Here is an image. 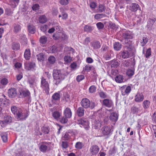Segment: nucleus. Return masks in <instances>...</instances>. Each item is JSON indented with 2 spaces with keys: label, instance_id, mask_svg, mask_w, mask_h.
<instances>
[{
  "label": "nucleus",
  "instance_id": "obj_63",
  "mask_svg": "<svg viewBox=\"0 0 156 156\" xmlns=\"http://www.w3.org/2000/svg\"><path fill=\"white\" fill-rule=\"evenodd\" d=\"M67 118L65 117H62L60 120V122L62 123H66L68 121Z\"/></svg>",
  "mask_w": 156,
  "mask_h": 156
},
{
  "label": "nucleus",
  "instance_id": "obj_23",
  "mask_svg": "<svg viewBox=\"0 0 156 156\" xmlns=\"http://www.w3.org/2000/svg\"><path fill=\"white\" fill-rule=\"evenodd\" d=\"M83 107H79L77 110L76 114L79 117L83 116L84 114L85 110Z\"/></svg>",
  "mask_w": 156,
  "mask_h": 156
},
{
  "label": "nucleus",
  "instance_id": "obj_4",
  "mask_svg": "<svg viewBox=\"0 0 156 156\" xmlns=\"http://www.w3.org/2000/svg\"><path fill=\"white\" fill-rule=\"evenodd\" d=\"M80 104L83 107L86 109L88 108H90L91 109H93L95 106V103L90 102V101L87 98L82 99Z\"/></svg>",
  "mask_w": 156,
  "mask_h": 156
},
{
  "label": "nucleus",
  "instance_id": "obj_19",
  "mask_svg": "<svg viewBox=\"0 0 156 156\" xmlns=\"http://www.w3.org/2000/svg\"><path fill=\"white\" fill-rule=\"evenodd\" d=\"M20 40L23 44L26 45L27 44V39L25 35L23 34H20Z\"/></svg>",
  "mask_w": 156,
  "mask_h": 156
},
{
  "label": "nucleus",
  "instance_id": "obj_16",
  "mask_svg": "<svg viewBox=\"0 0 156 156\" xmlns=\"http://www.w3.org/2000/svg\"><path fill=\"white\" fill-rule=\"evenodd\" d=\"M48 143L46 142H42L41 143L40 147L39 149L40 151L43 152L45 153L46 152L47 149V146Z\"/></svg>",
  "mask_w": 156,
  "mask_h": 156
},
{
  "label": "nucleus",
  "instance_id": "obj_52",
  "mask_svg": "<svg viewBox=\"0 0 156 156\" xmlns=\"http://www.w3.org/2000/svg\"><path fill=\"white\" fill-rule=\"evenodd\" d=\"M105 8L104 5L101 4H100L98 6V10L99 12H102L105 11Z\"/></svg>",
  "mask_w": 156,
  "mask_h": 156
},
{
  "label": "nucleus",
  "instance_id": "obj_38",
  "mask_svg": "<svg viewBox=\"0 0 156 156\" xmlns=\"http://www.w3.org/2000/svg\"><path fill=\"white\" fill-rule=\"evenodd\" d=\"M39 20L40 23H44L47 21V19L44 15H42L40 16Z\"/></svg>",
  "mask_w": 156,
  "mask_h": 156
},
{
  "label": "nucleus",
  "instance_id": "obj_22",
  "mask_svg": "<svg viewBox=\"0 0 156 156\" xmlns=\"http://www.w3.org/2000/svg\"><path fill=\"white\" fill-rule=\"evenodd\" d=\"M118 114L115 112H113L111 113L109 118L112 121L116 122L118 120Z\"/></svg>",
  "mask_w": 156,
  "mask_h": 156
},
{
  "label": "nucleus",
  "instance_id": "obj_42",
  "mask_svg": "<svg viewBox=\"0 0 156 156\" xmlns=\"http://www.w3.org/2000/svg\"><path fill=\"white\" fill-rule=\"evenodd\" d=\"M6 124H9L11 123L12 121V118L10 115L6 116L4 118V120Z\"/></svg>",
  "mask_w": 156,
  "mask_h": 156
},
{
  "label": "nucleus",
  "instance_id": "obj_54",
  "mask_svg": "<svg viewBox=\"0 0 156 156\" xmlns=\"http://www.w3.org/2000/svg\"><path fill=\"white\" fill-rule=\"evenodd\" d=\"M100 97L102 98H105L107 97V94L103 91H100L99 93Z\"/></svg>",
  "mask_w": 156,
  "mask_h": 156
},
{
  "label": "nucleus",
  "instance_id": "obj_41",
  "mask_svg": "<svg viewBox=\"0 0 156 156\" xmlns=\"http://www.w3.org/2000/svg\"><path fill=\"white\" fill-rule=\"evenodd\" d=\"M101 120L99 119L95 120L94 123L95 129H98L101 126Z\"/></svg>",
  "mask_w": 156,
  "mask_h": 156
},
{
  "label": "nucleus",
  "instance_id": "obj_5",
  "mask_svg": "<svg viewBox=\"0 0 156 156\" xmlns=\"http://www.w3.org/2000/svg\"><path fill=\"white\" fill-rule=\"evenodd\" d=\"M122 57L126 59L128 58L129 56H133L134 55L133 49L131 47H128L127 50L121 52Z\"/></svg>",
  "mask_w": 156,
  "mask_h": 156
},
{
  "label": "nucleus",
  "instance_id": "obj_24",
  "mask_svg": "<svg viewBox=\"0 0 156 156\" xmlns=\"http://www.w3.org/2000/svg\"><path fill=\"white\" fill-rule=\"evenodd\" d=\"M20 95L22 97H29L30 95V93L28 90H22L20 92Z\"/></svg>",
  "mask_w": 156,
  "mask_h": 156
},
{
  "label": "nucleus",
  "instance_id": "obj_26",
  "mask_svg": "<svg viewBox=\"0 0 156 156\" xmlns=\"http://www.w3.org/2000/svg\"><path fill=\"white\" fill-rule=\"evenodd\" d=\"M20 0H9V4L12 8H15L18 4Z\"/></svg>",
  "mask_w": 156,
  "mask_h": 156
},
{
  "label": "nucleus",
  "instance_id": "obj_9",
  "mask_svg": "<svg viewBox=\"0 0 156 156\" xmlns=\"http://www.w3.org/2000/svg\"><path fill=\"white\" fill-rule=\"evenodd\" d=\"M41 87L44 90L46 94L49 93V84L43 77H42L41 81Z\"/></svg>",
  "mask_w": 156,
  "mask_h": 156
},
{
  "label": "nucleus",
  "instance_id": "obj_56",
  "mask_svg": "<svg viewBox=\"0 0 156 156\" xmlns=\"http://www.w3.org/2000/svg\"><path fill=\"white\" fill-rule=\"evenodd\" d=\"M111 64L112 67H117L118 66V64H119V63L117 60H113L111 61Z\"/></svg>",
  "mask_w": 156,
  "mask_h": 156
},
{
  "label": "nucleus",
  "instance_id": "obj_8",
  "mask_svg": "<svg viewBox=\"0 0 156 156\" xmlns=\"http://www.w3.org/2000/svg\"><path fill=\"white\" fill-rule=\"evenodd\" d=\"M102 136H106L107 138L109 137L112 134V130L110 127L105 126L101 129Z\"/></svg>",
  "mask_w": 156,
  "mask_h": 156
},
{
  "label": "nucleus",
  "instance_id": "obj_12",
  "mask_svg": "<svg viewBox=\"0 0 156 156\" xmlns=\"http://www.w3.org/2000/svg\"><path fill=\"white\" fill-rule=\"evenodd\" d=\"M9 96L11 98H13L17 95V91L15 88H11L9 89L8 91Z\"/></svg>",
  "mask_w": 156,
  "mask_h": 156
},
{
  "label": "nucleus",
  "instance_id": "obj_14",
  "mask_svg": "<svg viewBox=\"0 0 156 156\" xmlns=\"http://www.w3.org/2000/svg\"><path fill=\"white\" fill-rule=\"evenodd\" d=\"M144 99V96L142 93H138L135 96V101L137 102L142 101Z\"/></svg>",
  "mask_w": 156,
  "mask_h": 156
},
{
  "label": "nucleus",
  "instance_id": "obj_48",
  "mask_svg": "<svg viewBox=\"0 0 156 156\" xmlns=\"http://www.w3.org/2000/svg\"><path fill=\"white\" fill-rule=\"evenodd\" d=\"M65 63L68 64L70 63L72 61V58L69 56H65L64 58Z\"/></svg>",
  "mask_w": 156,
  "mask_h": 156
},
{
  "label": "nucleus",
  "instance_id": "obj_28",
  "mask_svg": "<svg viewBox=\"0 0 156 156\" xmlns=\"http://www.w3.org/2000/svg\"><path fill=\"white\" fill-rule=\"evenodd\" d=\"M113 52L111 50L108 51V52L106 53L104 55V57L106 60H109L110 59L113 55Z\"/></svg>",
  "mask_w": 156,
  "mask_h": 156
},
{
  "label": "nucleus",
  "instance_id": "obj_21",
  "mask_svg": "<svg viewBox=\"0 0 156 156\" xmlns=\"http://www.w3.org/2000/svg\"><path fill=\"white\" fill-rule=\"evenodd\" d=\"M9 99L6 98H0V105L2 106H6L9 104Z\"/></svg>",
  "mask_w": 156,
  "mask_h": 156
},
{
  "label": "nucleus",
  "instance_id": "obj_51",
  "mask_svg": "<svg viewBox=\"0 0 156 156\" xmlns=\"http://www.w3.org/2000/svg\"><path fill=\"white\" fill-rule=\"evenodd\" d=\"M48 61L50 64H53L56 61V58L55 57L52 56H50L48 59Z\"/></svg>",
  "mask_w": 156,
  "mask_h": 156
},
{
  "label": "nucleus",
  "instance_id": "obj_31",
  "mask_svg": "<svg viewBox=\"0 0 156 156\" xmlns=\"http://www.w3.org/2000/svg\"><path fill=\"white\" fill-rule=\"evenodd\" d=\"M12 48L14 50H18L20 49V44L18 43L13 42L12 44Z\"/></svg>",
  "mask_w": 156,
  "mask_h": 156
},
{
  "label": "nucleus",
  "instance_id": "obj_60",
  "mask_svg": "<svg viewBox=\"0 0 156 156\" xmlns=\"http://www.w3.org/2000/svg\"><path fill=\"white\" fill-rule=\"evenodd\" d=\"M70 138V135L69 132H66L63 136V138L65 139V140H68Z\"/></svg>",
  "mask_w": 156,
  "mask_h": 156
},
{
  "label": "nucleus",
  "instance_id": "obj_35",
  "mask_svg": "<svg viewBox=\"0 0 156 156\" xmlns=\"http://www.w3.org/2000/svg\"><path fill=\"white\" fill-rule=\"evenodd\" d=\"M50 129L48 126H44L41 128L42 132L44 134H48L49 132Z\"/></svg>",
  "mask_w": 156,
  "mask_h": 156
},
{
  "label": "nucleus",
  "instance_id": "obj_45",
  "mask_svg": "<svg viewBox=\"0 0 156 156\" xmlns=\"http://www.w3.org/2000/svg\"><path fill=\"white\" fill-rule=\"evenodd\" d=\"M148 41V39L146 37H143L142 39L141 40L140 44L142 46H144Z\"/></svg>",
  "mask_w": 156,
  "mask_h": 156
},
{
  "label": "nucleus",
  "instance_id": "obj_10",
  "mask_svg": "<svg viewBox=\"0 0 156 156\" xmlns=\"http://www.w3.org/2000/svg\"><path fill=\"white\" fill-rule=\"evenodd\" d=\"M122 94L123 96L128 95L130 92L131 89L130 86L124 85L120 88Z\"/></svg>",
  "mask_w": 156,
  "mask_h": 156
},
{
  "label": "nucleus",
  "instance_id": "obj_36",
  "mask_svg": "<svg viewBox=\"0 0 156 156\" xmlns=\"http://www.w3.org/2000/svg\"><path fill=\"white\" fill-rule=\"evenodd\" d=\"M37 59L38 61H43L44 59V55L42 53H41L36 56Z\"/></svg>",
  "mask_w": 156,
  "mask_h": 156
},
{
  "label": "nucleus",
  "instance_id": "obj_6",
  "mask_svg": "<svg viewBox=\"0 0 156 156\" xmlns=\"http://www.w3.org/2000/svg\"><path fill=\"white\" fill-rule=\"evenodd\" d=\"M53 37L55 40L60 39L61 41H66L68 39V37L66 34L61 32L56 33L53 34Z\"/></svg>",
  "mask_w": 156,
  "mask_h": 156
},
{
  "label": "nucleus",
  "instance_id": "obj_29",
  "mask_svg": "<svg viewBox=\"0 0 156 156\" xmlns=\"http://www.w3.org/2000/svg\"><path fill=\"white\" fill-rule=\"evenodd\" d=\"M156 20V19L155 18L153 19H149L147 22V27L149 28L152 27Z\"/></svg>",
  "mask_w": 156,
  "mask_h": 156
},
{
  "label": "nucleus",
  "instance_id": "obj_62",
  "mask_svg": "<svg viewBox=\"0 0 156 156\" xmlns=\"http://www.w3.org/2000/svg\"><path fill=\"white\" fill-rule=\"evenodd\" d=\"M48 27V26L46 25H44L41 26L40 27V29L42 31L45 32L46 31Z\"/></svg>",
  "mask_w": 156,
  "mask_h": 156
},
{
  "label": "nucleus",
  "instance_id": "obj_25",
  "mask_svg": "<svg viewBox=\"0 0 156 156\" xmlns=\"http://www.w3.org/2000/svg\"><path fill=\"white\" fill-rule=\"evenodd\" d=\"M64 114L65 116L68 118H70L72 116V112L70 108H66L64 111Z\"/></svg>",
  "mask_w": 156,
  "mask_h": 156
},
{
  "label": "nucleus",
  "instance_id": "obj_11",
  "mask_svg": "<svg viewBox=\"0 0 156 156\" xmlns=\"http://www.w3.org/2000/svg\"><path fill=\"white\" fill-rule=\"evenodd\" d=\"M99 150V147L97 145L92 146L90 149V153L92 155H96L98 153Z\"/></svg>",
  "mask_w": 156,
  "mask_h": 156
},
{
  "label": "nucleus",
  "instance_id": "obj_46",
  "mask_svg": "<svg viewBox=\"0 0 156 156\" xmlns=\"http://www.w3.org/2000/svg\"><path fill=\"white\" fill-rule=\"evenodd\" d=\"M93 27H92L86 25L84 27V30L87 32H90L93 30Z\"/></svg>",
  "mask_w": 156,
  "mask_h": 156
},
{
  "label": "nucleus",
  "instance_id": "obj_34",
  "mask_svg": "<svg viewBox=\"0 0 156 156\" xmlns=\"http://www.w3.org/2000/svg\"><path fill=\"white\" fill-rule=\"evenodd\" d=\"M60 11L62 12V19L63 20H66L68 18V14L65 12L64 11V9L63 8H60Z\"/></svg>",
  "mask_w": 156,
  "mask_h": 156
},
{
  "label": "nucleus",
  "instance_id": "obj_3",
  "mask_svg": "<svg viewBox=\"0 0 156 156\" xmlns=\"http://www.w3.org/2000/svg\"><path fill=\"white\" fill-rule=\"evenodd\" d=\"M119 33L122 38L125 39H132L134 37V34L132 31L126 29H122Z\"/></svg>",
  "mask_w": 156,
  "mask_h": 156
},
{
  "label": "nucleus",
  "instance_id": "obj_53",
  "mask_svg": "<svg viewBox=\"0 0 156 156\" xmlns=\"http://www.w3.org/2000/svg\"><path fill=\"white\" fill-rule=\"evenodd\" d=\"M143 104L144 108H147L149 106L150 102L149 101L146 100L143 102Z\"/></svg>",
  "mask_w": 156,
  "mask_h": 156
},
{
  "label": "nucleus",
  "instance_id": "obj_44",
  "mask_svg": "<svg viewBox=\"0 0 156 156\" xmlns=\"http://www.w3.org/2000/svg\"><path fill=\"white\" fill-rule=\"evenodd\" d=\"M106 16L105 14H97L95 15L94 18L96 20L103 18Z\"/></svg>",
  "mask_w": 156,
  "mask_h": 156
},
{
  "label": "nucleus",
  "instance_id": "obj_32",
  "mask_svg": "<svg viewBox=\"0 0 156 156\" xmlns=\"http://www.w3.org/2000/svg\"><path fill=\"white\" fill-rule=\"evenodd\" d=\"M24 56L26 60H29L30 57V52L29 49H26L25 51Z\"/></svg>",
  "mask_w": 156,
  "mask_h": 156
},
{
  "label": "nucleus",
  "instance_id": "obj_43",
  "mask_svg": "<svg viewBox=\"0 0 156 156\" xmlns=\"http://www.w3.org/2000/svg\"><path fill=\"white\" fill-rule=\"evenodd\" d=\"M84 146L83 144L80 142H77L75 145V147L77 149H81Z\"/></svg>",
  "mask_w": 156,
  "mask_h": 156
},
{
  "label": "nucleus",
  "instance_id": "obj_39",
  "mask_svg": "<svg viewBox=\"0 0 156 156\" xmlns=\"http://www.w3.org/2000/svg\"><path fill=\"white\" fill-rule=\"evenodd\" d=\"M0 136L3 141L5 143L7 141V135L5 133H2L1 134Z\"/></svg>",
  "mask_w": 156,
  "mask_h": 156
},
{
  "label": "nucleus",
  "instance_id": "obj_57",
  "mask_svg": "<svg viewBox=\"0 0 156 156\" xmlns=\"http://www.w3.org/2000/svg\"><path fill=\"white\" fill-rule=\"evenodd\" d=\"M96 87L94 85L91 86L89 89V92L91 93H93L96 91Z\"/></svg>",
  "mask_w": 156,
  "mask_h": 156
},
{
  "label": "nucleus",
  "instance_id": "obj_2",
  "mask_svg": "<svg viewBox=\"0 0 156 156\" xmlns=\"http://www.w3.org/2000/svg\"><path fill=\"white\" fill-rule=\"evenodd\" d=\"M53 76L54 79V82L56 85L59 84L65 78V75L60 70L54 69Z\"/></svg>",
  "mask_w": 156,
  "mask_h": 156
},
{
  "label": "nucleus",
  "instance_id": "obj_30",
  "mask_svg": "<svg viewBox=\"0 0 156 156\" xmlns=\"http://www.w3.org/2000/svg\"><path fill=\"white\" fill-rule=\"evenodd\" d=\"M113 47L115 50L119 51L122 48V45L118 42H115L114 44Z\"/></svg>",
  "mask_w": 156,
  "mask_h": 156
},
{
  "label": "nucleus",
  "instance_id": "obj_47",
  "mask_svg": "<svg viewBox=\"0 0 156 156\" xmlns=\"http://www.w3.org/2000/svg\"><path fill=\"white\" fill-rule=\"evenodd\" d=\"M13 11L9 8H7L5 10V14L9 16H12L13 13Z\"/></svg>",
  "mask_w": 156,
  "mask_h": 156
},
{
  "label": "nucleus",
  "instance_id": "obj_59",
  "mask_svg": "<svg viewBox=\"0 0 156 156\" xmlns=\"http://www.w3.org/2000/svg\"><path fill=\"white\" fill-rule=\"evenodd\" d=\"M59 3L62 5H66L69 2V0H60Z\"/></svg>",
  "mask_w": 156,
  "mask_h": 156
},
{
  "label": "nucleus",
  "instance_id": "obj_27",
  "mask_svg": "<svg viewBox=\"0 0 156 156\" xmlns=\"http://www.w3.org/2000/svg\"><path fill=\"white\" fill-rule=\"evenodd\" d=\"M139 7V5L138 4L133 3L130 6L129 9L132 11L135 12L137 10Z\"/></svg>",
  "mask_w": 156,
  "mask_h": 156
},
{
  "label": "nucleus",
  "instance_id": "obj_55",
  "mask_svg": "<svg viewBox=\"0 0 156 156\" xmlns=\"http://www.w3.org/2000/svg\"><path fill=\"white\" fill-rule=\"evenodd\" d=\"M63 100H65L66 102H69L70 101V96L67 93H65L64 94V98Z\"/></svg>",
  "mask_w": 156,
  "mask_h": 156
},
{
  "label": "nucleus",
  "instance_id": "obj_40",
  "mask_svg": "<svg viewBox=\"0 0 156 156\" xmlns=\"http://www.w3.org/2000/svg\"><path fill=\"white\" fill-rule=\"evenodd\" d=\"M61 116L60 113L58 111H55L52 114V116L53 118L58 120Z\"/></svg>",
  "mask_w": 156,
  "mask_h": 156
},
{
  "label": "nucleus",
  "instance_id": "obj_17",
  "mask_svg": "<svg viewBox=\"0 0 156 156\" xmlns=\"http://www.w3.org/2000/svg\"><path fill=\"white\" fill-rule=\"evenodd\" d=\"M13 32L15 33H19L21 29V26L19 23H14L13 25Z\"/></svg>",
  "mask_w": 156,
  "mask_h": 156
},
{
  "label": "nucleus",
  "instance_id": "obj_7",
  "mask_svg": "<svg viewBox=\"0 0 156 156\" xmlns=\"http://www.w3.org/2000/svg\"><path fill=\"white\" fill-rule=\"evenodd\" d=\"M77 123L83 126L86 130H88L90 127L89 122L86 119H80L77 120Z\"/></svg>",
  "mask_w": 156,
  "mask_h": 156
},
{
  "label": "nucleus",
  "instance_id": "obj_50",
  "mask_svg": "<svg viewBox=\"0 0 156 156\" xmlns=\"http://www.w3.org/2000/svg\"><path fill=\"white\" fill-rule=\"evenodd\" d=\"M47 37L45 36H42L40 38V41L41 44H45L47 42Z\"/></svg>",
  "mask_w": 156,
  "mask_h": 156
},
{
  "label": "nucleus",
  "instance_id": "obj_13",
  "mask_svg": "<svg viewBox=\"0 0 156 156\" xmlns=\"http://www.w3.org/2000/svg\"><path fill=\"white\" fill-rule=\"evenodd\" d=\"M103 105L108 107H111L113 105V103L112 101L108 99H105L103 100Z\"/></svg>",
  "mask_w": 156,
  "mask_h": 156
},
{
  "label": "nucleus",
  "instance_id": "obj_58",
  "mask_svg": "<svg viewBox=\"0 0 156 156\" xmlns=\"http://www.w3.org/2000/svg\"><path fill=\"white\" fill-rule=\"evenodd\" d=\"M134 74V71L133 69H129L127 70L126 72V74L129 76H132Z\"/></svg>",
  "mask_w": 156,
  "mask_h": 156
},
{
  "label": "nucleus",
  "instance_id": "obj_61",
  "mask_svg": "<svg viewBox=\"0 0 156 156\" xmlns=\"http://www.w3.org/2000/svg\"><path fill=\"white\" fill-rule=\"evenodd\" d=\"M84 78V76L83 75H78L76 77V80L78 82H80Z\"/></svg>",
  "mask_w": 156,
  "mask_h": 156
},
{
  "label": "nucleus",
  "instance_id": "obj_20",
  "mask_svg": "<svg viewBox=\"0 0 156 156\" xmlns=\"http://www.w3.org/2000/svg\"><path fill=\"white\" fill-rule=\"evenodd\" d=\"M52 99L51 102L53 103H55V101H58L60 99V95L58 93H54L52 96Z\"/></svg>",
  "mask_w": 156,
  "mask_h": 156
},
{
  "label": "nucleus",
  "instance_id": "obj_64",
  "mask_svg": "<svg viewBox=\"0 0 156 156\" xmlns=\"http://www.w3.org/2000/svg\"><path fill=\"white\" fill-rule=\"evenodd\" d=\"M68 143L67 141H62V147L63 148H66L68 147Z\"/></svg>",
  "mask_w": 156,
  "mask_h": 156
},
{
  "label": "nucleus",
  "instance_id": "obj_37",
  "mask_svg": "<svg viewBox=\"0 0 156 156\" xmlns=\"http://www.w3.org/2000/svg\"><path fill=\"white\" fill-rule=\"evenodd\" d=\"M28 29L29 32L31 34H34L35 33V27L33 25L28 26Z\"/></svg>",
  "mask_w": 156,
  "mask_h": 156
},
{
  "label": "nucleus",
  "instance_id": "obj_18",
  "mask_svg": "<svg viewBox=\"0 0 156 156\" xmlns=\"http://www.w3.org/2000/svg\"><path fill=\"white\" fill-rule=\"evenodd\" d=\"M91 47L94 49H99L101 46L100 43L98 41H95L92 42L91 43Z\"/></svg>",
  "mask_w": 156,
  "mask_h": 156
},
{
  "label": "nucleus",
  "instance_id": "obj_15",
  "mask_svg": "<svg viewBox=\"0 0 156 156\" xmlns=\"http://www.w3.org/2000/svg\"><path fill=\"white\" fill-rule=\"evenodd\" d=\"M25 68L27 70H30L34 69L35 67V64L34 62H30L25 63L24 64Z\"/></svg>",
  "mask_w": 156,
  "mask_h": 156
},
{
  "label": "nucleus",
  "instance_id": "obj_49",
  "mask_svg": "<svg viewBox=\"0 0 156 156\" xmlns=\"http://www.w3.org/2000/svg\"><path fill=\"white\" fill-rule=\"evenodd\" d=\"M109 27L112 29H117L118 28V26L115 23L110 22L109 23Z\"/></svg>",
  "mask_w": 156,
  "mask_h": 156
},
{
  "label": "nucleus",
  "instance_id": "obj_33",
  "mask_svg": "<svg viewBox=\"0 0 156 156\" xmlns=\"http://www.w3.org/2000/svg\"><path fill=\"white\" fill-rule=\"evenodd\" d=\"M123 76L120 75L117 76L115 78V81L118 83H122L123 81Z\"/></svg>",
  "mask_w": 156,
  "mask_h": 156
},
{
  "label": "nucleus",
  "instance_id": "obj_1",
  "mask_svg": "<svg viewBox=\"0 0 156 156\" xmlns=\"http://www.w3.org/2000/svg\"><path fill=\"white\" fill-rule=\"evenodd\" d=\"M11 110L18 121L25 120L29 114V111H23L21 108L16 106H12Z\"/></svg>",
  "mask_w": 156,
  "mask_h": 156
}]
</instances>
